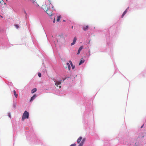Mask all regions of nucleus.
<instances>
[{"mask_svg": "<svg viewBox=\"0 0 146 146\" xmlns=\"http://www.w3.org/2000/svg\"><path fill=\"white\" fill-rule=\"evenodd\" d=\"M29 117V113L27 111H25L23 115L22 120L24 121L26 119H28Z\"/></svg>", "mask_w": 146, "mask_h": 146, "instance_id": "obj_1", "label": "nucleus"}, {"mask_svg": "<svg viewBox=\"0 0 146 146\" xmlns=\"http://www.w3.org/2000/svg\"><path fill=\"white\" fill-rule=\"evenodd\" d=\"M42 8L46 12L49 8L48 5H46V4H44L42 5Z\"/></svg>", "mask_w": 146, "mask_h": 146, "instance_id": "obj_2", "label": "nucleus"}, {"mask_svg": "<svg viewBox=\"0 0 146 146\" xmlns=\"http://www.w3.org/2000/svg\"><path fill=\"white\" fill-rule=\"evenodd\" d=\"M46 13L49 16H52V11L50 8L46 11Z\"/></svg>", "mask_w": 146, "mask_h": 146, "instance_id": "obj_3", "label": "nucleus"}, {"mask_svg": "<svg viewBox=\"0 0 146 146\" xmlns=\"http://www.w3.org/2000/svg\"><path fill=\"white\" fill-rule=\"evenodd\" d=\"M31 1L34 5L36 7H39V5L36 1V0H30Z\"/></svg>", "mask_w": 146, "mask_h": 146, "instance_id": "obj_4", "label": "nucleus"}, {"mask_svg": "<svg viewBox=\"0 0 146 146\" xmlns=\"http://www.w3.org/2000/svg\"><path fill=\"white\" fill-rule=\"evenodd\" d=\"M36 97V94L34 95L33 96L30 100V102H32Z\"/></svg>", "mask_w": 146, "mask_h": 146, "instance_id": "obj_5", "label": "nucleus"}, {"mask_svg": "<svg viewBox=\"0 0 146 146\" xmlns=\"http://www.w3.org/2000/svg\"><path fill=\"white\" fill-rule=\"evenodd\" d=\"M88 25H86L84 26L83 28V29L84 31H86L88 30Z\"/></svg>", "mask_w": 146, "mask_h": 146, "instance_id": "obj_6", "label": "nucleus"}, {"mask_svg": "<svg viewBox=\"0 0 146 146\" xmlns=\"http://www.w3.org/2000/svg\"><path fill=\"white\" fill-rule=\"evenodd\" d=\"M61 83V81H56L55 83V85L58 87V86L60 85Z\"/></svg>", "mask_w": 146, "mask_h": 146, "instance_id": "obj_7", "label": "nucleus"}, {"mask_svg": "<svg viewBox=\"0 0 146 146\" xmlns=\"http://www.w3.org/2000/svg\"><path fill=\"white\" fill-rule=\"evenodd\" d=\"M82 48H83V46H80L78 50V52L77 53L78 54H79L80 53V52L82 50Z\"/></svg>", "mask_w": 146, "mask_h": 146, "instance_id": "obj_8", "label": "nucleus"}, {"mask_svg": "<svg viewBox=\"0 0 146 146\" xmlns=\"http://www.w3.org/2000/svg\"><path fill=\"white\" fill-rule=\"evenodd\" d=\"M84 62V60L83 59V58H82L81 59V60L80 62H79V65H80L81 64H82V63H83Z\"/></svg>", "mask_w": 146, "mask_h": 146, "instance_id": "obj_9", "label": "nucleus"}, {"mask_svg": "<svg viewBox=\"0 0 146 146\" xmlns=\"http://www.w3.org/2000/svg\"><path fill=\"white\" fill-rule=\"evenodd\" d=\"M82 139V137H79V138L77 140V143H79L80 142Z\"/></svg>", "mask_w": 146, "mask_h": 146, "instance_id": "obj_10", "label": "nucleus"}, {"mask_svg": "<svg viewBox=\"0 0 146 146\" xmlns=\"http://www.w3.org/2000/svg\"><path fill=\"white\" fill-rule=\"evenodd\" d=\"M36 90H37L36 88H34L31 91V93L32 94L34 93L36 91Z\"/></svg>", "mask_w": 146, "mask_h": 146, "instance_id": "obj_11", "label": "nucleus"}, {"mask_svg": "<svg viewBox=\"0 0 146 146\" xmlns=\"http://www.w3.org/2000/svg\"><path fill=\"white\" fill-rule=\"evenodd\" d=\"M66 65L68 67V69L69 70H70V64L69 63H66Z\"/></svg>", "mask_w": 146, "mask_h": 146, "instance_id": "obj_12", "label": "nucleus"}, {"mask_svg": "<svg viewBox=\"0 0 146 146\" xmlns=\"http://www.w3.org/2000/svg\"><path fill=\"white\" fill-rule=\"evenodd\" d=\"M14 94L16 98H17L18 96V95L16 94V92L15 90H13Z\"/></svg>", "mask_w": 146, "mask_h": 146, "instance_id": "obj_13", "label": "nucleus"}, {"mask_svg": "<svg viewBox=\"0 0 146 146\" xmlns=\"http://www.w3.org/2000/svg\"><path fill=\"white\" fill-rule=\"evenodd\" d=\"M127 9L123 13L122 15V16H121V17L122 18H123V16H124V15H125V14L126 13V12H127Z\"/></svg>", "mask_w": 146, "mask_h": 146, "instance_id": "obj_14", "label": "nucleus"}, {"mask_svg": "<svg viewBox=\"0 0 146 146\" xmlns=\"http://www.w3.org/2000/svg\"><path fill=\"white\" fill-rule=\"evenodd\" d=\"M60 17H61L60 16H58L57 17L56 21L57 22H58L59 21Z\"/></svg>", "mask_w": 146, "mask_h": 146, "instance_id": "obj_15", "label": "nucleus"}, {"mask_svg": "<svg viewBox=\"0 0 146 146\" xmlns=\"http://www.w3.org/2000/svg\"><path fill=\"white\" fill-rule=\"evenodd\" d=\"M0 3H1V4H5L3 0H0Z\"/></svg>", "mask_w": 146, "mask_h": 146, "instance_id": "obj_16", "label": "nucleus"}, {"mask_svg": "<svg viewBox=\"0 0 146 146\" xmlns=\"http://www.w3.org/2000/svg\"><path fill=\"white\" fill-rule=\"evenodd\" d=\"M76 37H74L73 39V42H74L75 43L76 42Z\"/></svg>", "mask_w": 146, "mask_h": 146, "instance_id": "obj_17", "label": "nucleus"}, {"mask_svg": "<svg viewBox=\"0 0 146 146\" xmlns=\"http://www.w3.org/2000/svg\"><path fill=\"white\" fill-rule=\"evenodd\" d=\"M85 138H83L82 139V141H81V143H84V141H85Z\"/></svg>", "mask_w": 146, "mask_h": 146, "instance_id": "obj_18", "label": "nucleus"}, {"mask_svg": "<svg viewBox=\"0 0 146 146\" xmlns=\"http://www.w3.org/2000/svg\"><path fill=\"white\" fill-rule=\"evenodd\" d=\"M15 26L17 29H18L19 28V26L15 24Z\"/></svg>", "mask_w": 146, "mask_h": 146, "instance_id": "obj_19", "label": "nucleus"}, {"mask_svg": "<svg viewBox=\"0 0 146 146\" xmlns=\"http://www.w3.org/2000/svg\"><path fill=\"white\" fill-rule=\"evenodd\" d=\"M72 66V68L73 69H74L75 68V66L73 65V64H72L71 65Z\"/></svg>", "mask_w": 146, "mask_h": 146, "instance_id": "obj_20", "label": "nucleus"}, {"mask_svg": "<svg viewBox=\"0 0 146 146\" xmlns=\"http://www.w3.org/2000/svg\"><path fill=\"white\" fill-rule=\"evenodd\" d=\"M83 143H82L81 142L79 144L78 146H82L83 145Z\"/></svg>", "mask_w": 146, "mask_h": 146, "instance_id": "obj_21", "label": "nucleus"}, {"mask_svg": "<svg viewBox=\"0 0 146 146\" xmlns=\"http://www.w3.org/2000/svg\"><path fill=\"white\" fill-rule=\"evenodd\" d=\"M38 75L39 77H41V74L39 72H38Z\"/></svg>", "mask_w": 146, "mask_h": 146, "instance_id": "obj_22", "label": "nucleus"}, {"mask_svg": "<svg viewBox=\"0 0 146 146\" xmlns=\"http://www.w3.org/2000/svg\"><path fill=\"white\" fill-rule=\"evenodd\" d=\"M76 145V144L75 143L73 144L70 145V146H75Z\"/></svg>", "mask_w": 146, "mask_h": 146, "instance_id": "obj_23", "label": "nucleus"}, {"mask_svg": "<svg viewBox=\"0 0 146 146\" xmlns=\"http://www.w3.org/2000/svg\"><path fill=\"white\" fill-rule=\"evenodd\" d=\"M75 42H73L71 44V45H73L74 44H75Z\"/></svg>", "mask_w": 146, "mask_h": 146, "instance_id": "obj_24", "label": "nucleus"}, {"mask_svg": "<svg viewBox=\"0 0 146 146\" xmlns=\"http://www.w3.org/2000/svg\"><path fill=\"white\" fill-rule=\"evenodd\" d=\"M69 63H70V64H71H71H73L72 63V61H71V60H70V61H69Z\"/></svg>", "mask_w": 146, "mask_h": 146, "instance_id": "obj_25", "label": "nucleus"}, {"mask_svg": "<svg viewBox=\"0 0 146 146\" xmlns=\"http://www.w3.org/2000/svg\"><path fill=\"white\" fill-rule=\"evenodd\" d=\"M8 116L10 118L11 117V115L9 113H8Z\"/></svg>", "mask_w": 146, "mask_h": 146, "instance_id": "obj_26", "label": "nucleus"}, {"mask_svg": "<svg viewBox=\"0 0 146 146\" xmlns=\"http://www.w3.org/2000/svg\"><path fill=\"white\" fill-rule=\"evenodd\" d=\"M48 1H49V2H50V4H51L52 2H51V0H48Z\"/></svg>", "mask_w": 146, "mask_h": 146, "instance_id": "obj_27", "label": "nucleus"}, {"mask_svg": "<svg viewBox=\"0 0 146 146\" xmlns=\"http://www.w3.org/2000/svg\"><path fill=\"white\" fill-rule=\"evenodd\" d=\"M53 22L54 23L55 22V18H54V20H53Z\"/></svg>", "mask_w": 146, "mask_h": 146, "instance_id": "obj_28", "label": "nucleus"}, {"mask_svg": "<svg viewBox=\"0 0 146 146\" xmlns=\"http://www.w3.org/2000/svg\"><path fill=\"white\" fill-rule=\"evenodd\" d=\"M59 37H60V38H63V37H61L60 36H59Z\"/></svg>", "mask_w": 146, "mask_h": 146, "instance_id": "obj_29", "label": "nucleus"}, {"mask_svg": "<svg viewBox=\"0 0 146 146\" xmlns=\"http://www.w3.org/2000/svg\"><path fill=\"white\" fill-rule=\"evenodd\" d=\"M59 88H61V86H59Z\"/></svg>", "mask_w": 146, "mask_h": 146, "instance_id": "obj_30", "label": "nucleus"}, {"mask_svg": "<svg viewBox=\"0 0 146 146\" xmlns=\"http://www.w3.org/2000/svg\"><path fill=\"white\" fill-rule=\"evenodd\" d=\"M1 16V17L2 18L3 17H2V16H1H1Z\"/></svg>", "mask_w": 146, "mask_h": 146, "instance_id": "obj_31", "label": "nucleus"}, {"mask_svg": "<svg viewBox=\"0 0 146 146\" xmlns=\"http://www.w3.org/2000/svg\"><path fill=\"white\" fill-rule=\"evenodd\" d=\"M73 26H72V29H73Z\"/></svg>", "mask_w": 146, "mask_h": 146, "instance_id": "obj_32", "label": "nucleus"}, {"mask_svg": "<svg viewBox=\"0 0 146 146\" xmlns=\"http://www.w3.org/2000/svg\"><path fill=\"white\" fill-rule=\"evenodd\" d=\"M143 127V126H142L141 127V128H142Z\"/></svg>", "mask_w": 146, "mask_h": 146, "instance_id": "obj_33", "label": "nucleus"}, {"mask_svg": "<svg viewBox=\"0 0 146 146\" xmlns=\"http://www.w3.org/2000/svg\"><path fill=\"white\" fill-rule=\"evenodd\" d=\"M53 7H52V8H53Z\"/></svg>", "mask_w": 146, "mask_h": 146, "instance_id": "obj_34", "label": "nucleus"}]
</instances>
